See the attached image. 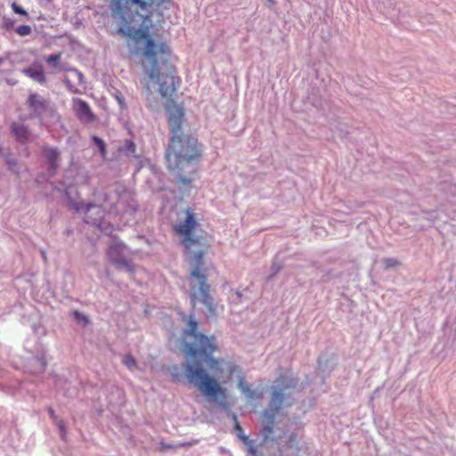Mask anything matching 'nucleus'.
Here are the masks:
<instances>
[{"instance_id": "f257e3e1", "label": "nucleus", "mask_w": 456, "mask_h": 456, "mask_svg": "<svg viewBox=\"0 0 456 456\" xmlns=\"http://www.w3.org/2000/svg\"><path fill=\"white\" fill-rule=\"evenodd\" d=\"M143 21V19H140ZM134 20L120 21L121 27L118 34L134 41L138 46L136 53L140 55V64L147 75L151 86L159 94L160 98L167 101L166 110L173 106L183 110L181 105L174 102L177 89L181 85V78L177 76L176 69L170 63L171 50L165 41L154 40L149 34L151 19L142 22V28H134L131 23Z\"/></svg>"}, {"instance_id": "f03ea898", "label": "nucleus", "mask_w": 456, "mask_h": 456, "mask_svg": "<svg viewBox=\"0 0 456 456\" xmlns=\"http://www.w3.org/2000/svg\"><path fill=\"white\" fill-rule=\"evenodd\" d=\"M184 120L183 110L177 106L167 108V123H169L171 138L167 149V169L174 173L177 183L189 185L190 176L194 175V163L201 156V148L197 138L181 131Z\"/></svg>"}, {"instance_id": "7ed1b4c3", "label": "nucleus", "mask_w": 456, "mask_h": 456, "mask_svg": "<svg viewBox=\"0 0 456 456\" xmlns=\"http://www.w3.org/2000/svg\"><path fill=\"white\" fill-rule=\"evenodd\" d=\"M183 321H187L189 328L183 331V350L187 357L193 358L197 355L202 357L208 364L210 370L218 371L221 361L211 357L216 351V343L214 337H207L198 332V322L191 316L187 320L186 316Z\"/></svg>"}, {"instance_id": "20e7f679", "label": "nucleus", "mask_w": 456, "mask_h": 456, "mask_svg": "<svg viewBox=\"0 0 456 456\" xmlns=\"http://www.w3.org/2000/svg\"><path fill=\"white\" fill-rule=\"evenodd\" d=\"M204 251L200 250L191 257L190 281V297L193 306L197 302L204 305L210 316H216L217 314V305L215 304L213 297L210 296V286L207 283L206 268L203 267Z\"/></svg>"}, {"instance_id": "39448f33", "label": "nucleus", "mask_w": 456, "mask_h": 456, "mask_svg": "<svg viewBox=\"0 0 456 456\" xmlns=\"http://www.w3.org/2000/svg\"><path fill=\"white\" fill-rule=\"evenodd\" d=\"M167 0H110L111 15L120 21L134 20L136 17L148 20L154 10Z\"/></svg>"}, {"instance_id": "423d86ee", "label": "nucleus", "mask_w": 456, "mask_h": 456, "mask_svg": "<svg viewBox=\"0 0 456 456\" xmlns=\"http://www.w3.org/2000/svg\"><path fill=\"white\" fill-rule=\"evenodd\" d=\"M183 372L190 384L199 389L203 395L214 400L218 397H225L226 390L223 388L216 378L207 373L198 362H187L183 365Z\"/></svg>"}, {"instance_id": "0eeeda50", "label": "nucleus", "mask_w": 456, "mask_h": 456, "mask_svg": "<svg viewBox=\"0 0 456 456\" xmlns=\"http://www.w3.org/2000/svg\"><path fill=\"white\" fill-rule=\"evenodd\" d=\"M199 226L200 224L191 209L186 210L184 220L174 224V232L180 238L181 245L185 247L186 251H191V248L200 245V239L193 235Z\"/></svg>"}, {"instance_id": "6e6552de", "label": "nucleus", "mask_w": 456, "mask_h": 456, "mask_svg": "<svg viewBox=\"0 0 456 456\" xmlns=\"http://www.w3.org/2000/svg\"><path fill=\"white\" fill-rule=\"evenodd\" d=\"M283 395L281 390H274L272 394L271 411H265L263 419L262 436L265 441L272 437L273 425L275 424V414L281 408Z\"/></svg>"}, {"instance_id": "1a4fd4ad", "label": "nucleus", "mask_w": 456, "mask_h": 456, "mask_svg": "<svg viewBox=\"0 0 456 456\" xmlns=\"http://www.w3.org/2000/svg\"><path fill=\"white\" fill-rule=\"evenodd\" d=\"M125 246L123 244H114L109 248L107 255L111 264L116 265L118 268H126L127 271H132L131 263L122 257V252H124Z\"/></svg>"}, {"instance_id": "9d476101", "label": "nucleus", "mask_w": 456, "mask_h": 456, "mask_svg": "<svg viewBox=\"0 0 456 456\" xmlns=\"http://www.w3.org/2000/svg\"><path fill=\"white\" fill-rule=\"evenodd\" d=\"M72 109H74L78 120L84 123H91L95 120L94 114L85 101L78 98L72 100Z\"/></svg>"}, {"instance_id": "9b49d317", "label": "nucleus", "mask_w": 456, "mask_h": 456, "mask_svg": "<svg viewBox=\"0 0 456 456\" xmlns=\"http://www.w3.org/2000/svg\"><path fill=\"white\" fill-rule=\"evenodd\" d=\"M26 103H28L29 109L34 110V112L38 115L45 111L49 106L48 100L43 98L41 94L36 93H32L28 95V102H26Z\"/></svg>"}, {"instance_id": "f8f14e48", "label": "nucleus", "mask_w": 456, "mask_h": 456, "mask_svg": "<svg viewBox=\"0 0 456 456\" xmlns=\"http://www.w3.org/2000/svg\"><path fill=\"white\" fill-rule=\"evenodd\" d=\"M12 134H14L15 139L18 140V142H27L29 140V131L28 128H27L22 124H12Z\"/></svg>"}, {"instance_id": "ddd939ff", "label": "nucleus", "mask_w": 456, "mask_h": 456, "mask_svg": "<svg viewBox=\"0 0 456 456\" xmlns=\"http://www.w3.org/2000/svg\"><path fill=\"white\" fill-rule=\"evenodd\" d=\"M22 73L28 76L29 78L35 80L36 82L43 85L45 83V76L44 75L43 69L41 67L36 69L34 67H28L22 69Z\"/></svg>"}, {"instance_id": "4468645a", "label": "nucleus", "mask_w": 456, "mask_h": 456, "mask_svg": "<svg viewBox=\"0 0 456 456\" xmlns=\"http://www.w3.org/2000/svg\"><path fill=\"white\" fill-rule=\"evenodd\" d=\"M43 152H45V159H47L49 166H51L52 173L54 174L59 167L58 151L54 148H45V150H43Z\"/></svg>"}, {"instance_id": "2eb2a0df", "label": "nucleus", "mask_w": 456, "mask_h": 456, "mask_svg": "<svg viewBox=\"0 0 456 456\" xmlns=\"http://www.w3.org/2000/svg\"><path fill=\"white\" fill-rule=\"evenodd\" d=\"M233 419H235V429L237 433V436H239L240 440L243 442V444H247L248 446V453L252 456H256V449L252 444V441L248 439V437L243 434L242 428L240 426V424L236 420V416H233Z\"/></svg>"}, {"instance_id": "dca6fc26", "label": "nucleus", "mask_w": 456, "mask_h": 456, "mask_svg": "<svg viewBox=\"0 0 456 456\" xmlns=\"http://www.w3.org/2000/svg\"><path fill=\"white\" fill-rule=\"evenodd\" d=\"M124 151L127 156L135 157V145L134 142L131 140H126L124 142Z\"/></svg>"}, {"instance_id": "f3484780", "label": "nucleus", "mask_w": 456, "mask_h": 456, "mask_svg": "<svg viewBox=\"0 0 456 456\" xmlns=\"http://www.w3.org/2000/svg\"><path fill=\"white\" fill-rule=\"evenodd\" d=\"M92 141H94L95 146H97L98 150H100L102 158L105 159L106 156V148H105V142L101 138H98L96 136H94L92 138Z\"/></svg>"}, {"instance_id": "a211bd4d", "label": "nucleus", "mask_w": 456, "mask_h": 456, "mask_svg": "<svg viewBox=\"0 0 456 456\" xmlns=\"http://www.w3.org/2000/svg\"><path fill=\"white\" fill-rule=\"evenodd\" d=\"M15 32H16V34H18L21 37H26L32 33V28H30V26L21 25L15 28Z\"/></svg>"}, {"instance_id": "6ab92c4d", "label": "nucleus", "mask_w": 456, "mask_h": 456, "mask_svg": "<svg viewBox=\"0 0 456 456\" xmlns=\"http://www.w3.org/2000/svg\"><path fill=\"white\" fill-rule=\"evenodd\" d=\"M239 388L241 389V391L243 393H245V395H248V397L253 398V394L254 393L252 392V390L249 389L248 386L246 385V383L244 382L243 378L240 379Z\"/></svg>"}, {"instance_id": "aec40b11", "label": "nucleus", "mask_w": 456, "mask_h": 456, "mask_svg": "<svg viewBox=\"0 0 456 456\" xmlns=\"http://www.w3.org/2000/svg\"><path fill=\"white\" fill-rule=\"evenodd\" d=\"M123 362L125 366L130 370H133L135 367V360L129 354L124 356Z\"/></svg>"}, {"instance_id": "412c9836", "label": "nucleus", "mask_w": 456, "mask_h": 456, "mask_svg": "<svg viewBox=\"0 0 456 456\" xmlns=\"http://www.w3.org/2000/svg\"><path fill=\"white\" fill-rule=\"evenodd\" d=\"M61 58V53L51 54V55L45 57V62H47L48 64L56 63L59 61V60Z\"/></svg>"}, {"instance_id": "4be33fe9", "label": "nucleus", "mask_w": 456, "mask_h": 456, "mask_svg": "<svg viewBox=\"0 0 456 456\" xmlns=\"http://www.w3.org/2000/svg\"><path fill=\"white\" fill-rule=\"evenodd\" d=\"M12 12H14L16 14L25 16V17H27L28 15L27 13V12L22 7L16 4V3L12 4Z\"/></svg>"}, {"instance_id": "5701e85b", "label": "nucleus", "mask_w": 456, "mask_h": 456, "mask_svg": "<svg viewBox=\"0 0 456 456\" xmlns=\"http://www.w3.org/2000/svg\"><path fill=\"white\" fill-rule=\"evenodd\" d=\"M384 264L385 268H393L400 265V263L395 258H385Z\"/></svg>"}, {"instance_id": "b1692460", "label": "nucleus", "mask_w": 456, "mask_h": 456, "mask_svg": "<svg viewBox=\"0 0 456 456\" xmlns=\"http://www.w3.org/2000/svg\"><path fill=\"white\" fill-rule=\"evenodd\" d=\"M55 425H57L58 428H59V432H61V436L62 438H65V435H66V428H65V424H63V420H57V421H54Z\"/></svg>"}, {"instance_id": "393cba45", "label": "nucleus", "mask_w": 456, "mask_h": 456, "mask_svg": "<svg viewBox=\"0 0 456 456\" xmlns=\"http://www.w3.org/2000/svg\"><path fill=\"white\" fill-rule=\"evenodd\" d=\"M91 211H94L97 214L102 213V209L100 207H98L96 205L88 204L87 206H86V212L89 213Z\"/></svg>"}, {"instance_id": "a878e982", "label": "nucleus", "mask_w": 456, "mask_h": 456, "mask_svg": "<svg viewBox=\"0 0 456 456\" xmlns=\"http://www.w3.org/2000/svg\"><path fill=\"white\" fill-rule=\"evenodd\" d=\"M74 315H75V318L77 319V321L84 322L85 323L88 322V320L81 313L75 311Z\"/></svg>"}, {"instance_id": "bb28decb", "label": "nucleus", "mask_w": 456, "mask_h": 456, "mask_svg": "<svg viewBox=\"0 0 456 456\" xmlns=\"http://www.w3.org/2000/svg\"><path fill=\"white\" fill-rule=\"evenodd\" d=\"M65 82H66V86H68L69 91H71L74 94H77L78 93V89L74 87L71 84H69V78H65Z\"/></svg>"}, {"instance_id": "cd10ccee", "label": "nucleus", "mask_w": 456, "mask_h": 456, "mask_svg": "<svg viewBox=\"0 0 456 456\" xmlns=\"http://www.w3.org/2000/svg\"><path fill=\"white\" fill-rule=\"evenodd\" d=\"M71 72L74 73L75 77H77L78 81L82 82L83 76L80 71H78L77 69H72Z\"/></svg>"}, {"instance_id": "c85d7f7f", "label": "nucleus", "mask_w": 456, "mask_h": 456, "mask_svg": "<svg viewBox=\"0 0 456 456\" xmlns=\"http://www.w3.org/2000/svg\"><path fill=\"white\" fill-rule=\"evenodd\" d=\"M49 416H51L53 421L60 420L57 416H55V413L53 412V410L52 408H49L48 410Z\"/></svg>"}, {"instance_id": "c756f323", "label": "nucleus", "mask_w": 456, "mask_h": 456, "mask_svg": "<svg viewBox=\"0 0 456 456\" xmlns=\"http://www.w3.org/2000/svg\"><path fill=\"white\" fill-rule=\"evenodd\" d=\"M85 221L87 222V223H92L94 225H98V220L97 219L91 220V218L88 216H86V215L85 216Z\"/></svg>"}, {"instance_id": "7c9ffc66", "label": "nucleus", "mask_w": 456, "mask_h": 456, "mask_svg": "<svg viewBox=\"0 0 456 456\" xmlns=\"http://www.w3.org/2000/svg\"><path fill=\"white\" fill-rule=\"evenodd\" d=\"M289 442H290L291 446L296 444V435L291 434L290 437H289Z\"/></svg>"}, {"instance_id": "2f4dec72", "label": "nucleus", "mask_w": 456, "mask_h": 456, "mask_svg": "<svg viewBox=\"0 0 456 456\" xmlns=\"http://www.w3.org/2000/svg\"><path fill=\"white\" fill-rule=\"evenodd\" d=\"M273 268H274V273H278L280 271V266H273Z\"/></svg>"}, {"instance_id": "473e14b6", "label": "nucleus", "mask_w": 456, "mask_h": 456, "mask_svg": "<svg viewBox=\"0 0 456 456\" xmlns=\"http://www.w3.org/2000/svg\"><path fill=\"white\" fill-rule=\"evenodd\" d=\"M4 58L0 57V64H2L4 62Z\"/></svg>"}]
</instances>
